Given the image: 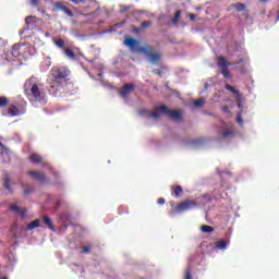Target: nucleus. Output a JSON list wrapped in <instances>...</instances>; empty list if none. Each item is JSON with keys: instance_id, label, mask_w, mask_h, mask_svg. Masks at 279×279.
Instances as JSON below:
<instances>
[{"instance_id": "nucleus-47", "label": "nucleus", "mask_w": 279, "mask_h": 279, "mask_svg": "<svg viewBox=\"0 0 279 279\" xmlns=\"http://www.w3.org/2000/svg\"><path fill=\"white\" fill-rule=\"evenodd\" d=\"M191 21H195V14H190Z\"/></svg>"}, {"instance_id": "nucleus-24", "label": "nucleus", "mask_w": 279, "mask_h": 279, "mask_svg": "<svg viewBox=\"0 0 279 279\" xmlns=\"http://www.w3.org/2000/svg\"><path fill=\"white\" fill-rule=\"evenodd\" d=\"M201 230H202V232L210 233V232H214L215 228H213L210 226H207V225H204V226L201 227Z\"/></svg>"}, {"instance_id": "nucleus-48", "label": "nucleus", "mask_w": 279, "mask_h": 279, "mask_svg": "<svg viewBox=\"0 0 279 279\" xmlns=\"http://www.w3.org/2000/svg\"><path fill=\"white\" fill-rule=\"evenodd\" d=\"M45 36H46V38H50V37H51V34L45 33Z\"/></svg>"}, {"instance_id": "nucleus-54", "label": "nucleus", "mask_w": 279, "mask_h": 279, "mask_svg": "<svg viewBox=\"0 0 279 279\" xmlns=\"http://www.w3.org/2000/svg\"><path fill=\"white\" fill-rule=\"evenodd\" d=\"M99 69H104V65L100 64V65H99Z\"/></svg>"}, {"instance_id": "nucleus-6", "label": "nucleus", "mask_w": 279, "mask_h": 279, "mask_svg": "<svg viewBox=\"0 0 279 279\" xmlns=\"http://www.w3.org/2000/svg\"><path fill=\"white\" fill-rule=\"evenodd\" d=\"M197 206L195 201H184L177 206V213H186V210H193Z\"/></svg>"}, {"instance_id": "nucleus-43", "label": "nucleus", "mask_w": 279, "mask_h": 279, "mask_svg": "<svg viewBox=\"0 0 279 279\" xmlns=\"http://www.w3.org/2000/svg\"><path fill=\"white\" fill-rule=\"evenodd\" d=\"M72 3H84V0H71Z\"/></svg>"}, {"instance_id": "nucleus-20", "label": "nucleus", "mask_w": 279, "mask_h": 279, "mask_svg": "<svg viewBox=\"0 0 279 279\" xmlns=\"http://www.w3.org/2000/svg\"><path fill=\"white\" fill-rule=\"evenodd\" d=\"M53 43L56 45V47H58L59 49H62L64 51V40L63 39H53Z\"/></svg>"}, {"instance_id": "nucleus-49", "label": "nucleus", "mask_w": 279, "mask_h": 279, "mask_svg": "<svg viewBox=\"0 0 279 279\" xmlns=\"http://www.w3.org/2000/svg\"><path fill=\"white\" fill-rule=\"evenodd\" d=\"M104 76V73L102 72H99L98 73V77L101 78Z\"/></svg>"}, {"instance_id": "nucleus-4", "label": "nucleus", "mask_w": 279, "mask_h": 279, "mask_svg": "<svg viewBox=\"0 0 279 279\" xmlns=\"http://www.w3.org/2000/svg\"><path fill=\"white\" fill-rule=\"evenodd\" d=\"M51 75L54 81L60 82L69 77V69L66 68H52Z\"/></svg>"}, {"instance_id": "nucleus-3", "label": "nucleus", "mask_w": 279, "mask_h": 279, "mask_svg": "<svg viewBox=\"0 0 279 279\" xmlns=\"http://www.w3.org/2000/svg\"><path fill=\"white\" fill-rule=\"evenodd\" d=\"M11 56L13 58H27V56H32V52H29V46L15 44L11 49Z\"/></svg>"}, {"instance_id": "nucleus-22", "label": "nucleus", "mask_w": 279, "mask_h": 279, "mask_svg": "<svg viewBox=\"0 0 279 279\" xmlns=\"http://www.w3.org/2000/svg\"><path fill=\"white\" fill-rule=\"evenodd\" d=\"M195 108H201V106H204L206 104V99L199 98L198 100L193 101Z\"/></svg>"}, {"instance_id": "nucleus-15", "label": "nucleus", "mask_w": 279, "mask_h": 279, "mask_svg": "<svg viewBox=\"0 0 279 279\" xmlns=\"http://www.w3.org/2000/svg\"><path fill=\"white\" fill-rule=\"evenodd\" d=\"M227 90H230L231 93H233V95H235L238 101H241V94L239 93V90H236L233 86L231 85H226Z\"/></svg>"}, {"instance_id": "nucleus-13", "label": "nucleus", "mask_w": 279, "mask_h": 279, "mask_svg": "<svg viewBox=\"0 0 279 279\" xmlns=\"http://www.w3.org/2000/svg\"><path fill=\"white\" fill-rule=\"evenodd\" d=\"M215 250H228V242L226 240H219L215 242Z\"/></svg>"}, {"instance_id": "nucleus-29", "label": "nucleus", "mask_w": 279, "mask_h": 279, "mask_svg": "<svg viewBox=\"0 0 279 279\" xmlns=\"http://www.w3.org/2000/svg\"><path fill=\"white\" fill-rule=\"evenodd\" d=\"M44 64L46 65L45 71L51 66V58L47 57L44 61Z\"/></svg>"}, {"instance_id": "nucleus-8", "label": "nucleus", "mask_w": 279, "mask_h": 279, "mask_svg": "<svg viewBox=\"0 0 279 279\" xmlns=\"http://www.w3.org/2000/svg\"><path fill=\"white\" fill-rule=\"evenodd\" d=\"M10 117H21V114H25V109L20 105H11L9 107Z\"/></svg>"}, {"instance_id": "nucleus-56", "label": "nucleus", "mask_w": 279, "mask_h": 279, "mask_svg": "<svg viewBox=\"0 0 279 279\" xmlns=\"http://www.w3.org/2000/svg\"><path fill=\"white\" fill-rule=\"evenodd\" d=\"M0 147H3V144H2V143H0Z\"/></svg>"}, {"instance_id": "nucleus-33", "label": "nucleus", "mask_w": 279, "mask_h": 279, "mask_svg": "<svg viewBox=\"0 0 279 279\" xmlns=\"http://www.w3.org/2000/svg\"><path fill=\"white\" fill-rule=\"evenodd\" d=\"M7 62H10V58H5L4 56H0V64H5Z\"/></svg>"}, {"instance_id": "nucleus-1", "label": "nucleus", "mask_w": 279, "mask_h": 279, "mask_svg": "<svg viewBox=\"0 0 279 279\" xmlns=\"http://www.w3.org/2000/svg\"><path fill=\"white\" fill-rule=\"evenodd\" d=\"M124 45L134 53H144L148 58L150 64L158 63L160 58H162L160 52H154L151 46L141 47V43L132 37L125 38Z\"/></svg>"}, {"instance_id": "nucleus-9", "label": "nucleus", "mask_w": 279, "mask_h": 279, "mask_svg": "<svg viewBox=\"0 0 279 279\" xmlns=\"http://www.w3.org/2000/svg\"><path fill=\"white\" fill-rule=\"evenodd\" d=\"M134 88H136V85H134V83L124 85L120 90L121 98L128 99V95H130L132 90H134Z\"/></svg>"}, {"instance_id": "nucleus-39", "label": "nucleus", "mask_w": 279, "mask_h": 279, "mask_svg": "<svg viewBox=\"0 0 279 279\" xmlns=\"http://www.w3.org/2000/svg\"><path fill=\"white\" fill-rule=\"evenodd\" d=\"M149 25H151V22H149V21H146V22H143L142 23V27H149Z\"/></svg>"}, {"instance_id": "nucleus-16", "label": "nucleus", "mask_w": 279, "mask_h": 279, "mask_svg": "<svg viewBox=\"0 0 279 279\" xmlns=\"http://www.w3.org/2000/svg\"><path fill=\"white\" fill-rule=\"evenodd\" d=\"M227 90H230L231 93H233V95H235L238 101H241V94L239 93V90H236L233 86L231 85H226Z\"/></svg>"}, {"instance_id": "nucleus-17", "label": "nucleus", "mask_w": 279, "mask_h": 279, "mask_svg": "<svg viewBox=\"0 0 279 279\" xmlns=\"http://www.w3.org/2000/svg\"><path fill=\"white\" fill-rule=\"evenodd\" d=\"M36 228H40V220L36 219L33 222L26 226V230H34Z\"/></svg>"}, {"instance_id": "nucleus-23", "label": "nucleus", "mask_w": 279, "mask_h": 279, "mask_svg": "<svg viewBox=\"0 0 279 279\" xmlns=\"http://www.w3.org/2000/svg\"><path fill=\"white\" fill-rule=\"evenodd\" d=\"M172 195H174V197H181L182 196V186H177L173 192Z\"/></svg>"}, {"instance_id": "nucleus-28", "label": "nucleus", "mask_w": 279, "mask_h": 279, "mask_svg": "<svg viewBox=\"0 0 279 279\" xmlns=\"http://www.w3.org/2000/svg\"><path fill=\"white\" fill-rule=\"evenodd\" d=\"M54 8H56V10H61V12H64V9H65L66 7H64V5L62 4V2H56V3H54Z\"/></svg>"}, {"instance_id": "nucleus-58", "label": "nucleus", "mask_w": 279, "mask_h": 279, "mask_svg": "<svg viewBox=\"0 0 279 279\" xmlns=\"http://www.w3.org/2000/svg\"><path fill=\"white\" fill-rule=\"evenodd\" d=\"M262 1H267V0H262Z\"/></svg>"}, {"instance_id": "nucleus-55", "label": "nucleus", "mask_w": 279, "mask_h": 279, "mask_svg": "<svg viewBox=\"0 0 279 279\" xmlns=\"http://www.w3.org/2000/svg\"><path fill=\"white\" fill-rule=\"evenodd\" d=\"M0 279H8V277H1Z\"/></svg>"}, {"instance_id": "nucleus-51", "label": "nucleus", "mask_w": 279, "mask_h": 279, "mask_svg": "<svg viewBox=\"0 0 279 279\" xmlns=\"http://www.w3.org/2000/svg\"><path fill=\"white\" fill-rule=\"evenodd\" d=\"M126 11H128V8L121 9V12H126Z\"/></svg>"}, {"instance_id": "nucleus-46", "label": "nucleus", "mask_w": 279, "mask_h": 279, "mask_svg": "<svg viewBox=\"0 0 279 279\" xmlns=\"http://www.w3.org/2000/svg\"><path fill=\"white\" fill-rule=\"evenodd\" d=\"M199 143H202V141H195V142H192V145H199Z\"/></svg>"}, {"instance_id": "nucleus-26", "label": "nucleus", "mask_w": 279, "mask_h": 279, "mask_svg": "<svg viewBox=\"0 0 279 279\" xmlns=\"http://www.w3.org/2000/svg\"><path fill=\"white\" fill-rule=\"evenodd\" d=\"M10 210H12V213L21 214V207H19L16 204H12L10 206Z\"/></svg>"}, {"instance_id": "nucleus-12", "label": "nucleus", "mask_w": 279, "mask_h": 279, "mask_svg": "<svg viewBox=\"0 0 279 279\" xmlns=\"http://www.w3.org/2000/svg\"><path fill=\"white\" fill-rule=\"evenodd\" d=\"M1 151L0 155L2 157V162H10V150L8 149V147H0Z\"/></svg>"}, {"instance_id": "nucleus-34", "label": "nucleus", "mask_w": 279, "mask_h": 279, "mask_svg": "<svg viewBox=\"0 0 279 279\" xmlns=\"http://www.w3.org/2000/svg\"><path fill=\"white\" fill-rule=\"evenodd\" d=\"M140 114L142 117H149V111H147V109H143V110L140 111Z\"/></svg>"}, {"instance_id": "nucleus-38", "label": "nucleus", "mask_w": 279, "mask_h": 279, "mask_svg": "<svg viewBox=\"0 0 279 279\" xmlns=\"http://www.w3.org/2000/svg\"><path fill=\"white\" fill-rule=\"evenodd\" d=\"M90 252V246H83V254H88Z\"/></svg>"}, {"instance_id": "nucleus-21", "label": "nucleus", "mask_w": 279, "mask_h": 279, "mask_svg": "<svg viewBox=\"0 0 279 279\" xmlns=\"http://www.w3.org/2000/svg\"><path fill=\"white\" fill-rule=\"evenodd\" d=\"M63 52L64 56H66V58H69L70 60H75V53H73V50L64 49Z\"/></svg>"}, {"instance_id": "nucleus-32", "label": "nucleus", "mask_w": 279, "mask_h": 279, "mask_svg": "<svg viewBox=\"0 0 279 279\" xmlns=\"http://www.w3.org/2000/svg\"><path fill=\"white\" fill-rule=\"evenodd\" d=\"M235 9L238 12H243V10H245V5L243 3H238L235 4Z\"/></svg>"}, {"instance_id": "nucleus-11", "label": "nucleus", "mask_w": 279, "mask_h": 279, "mask_svg": "<svg viewBox=\"0 0 279 279\" xmlns=\"http://www.w3.org/2000/svg\"><path fill=\"white\" fill-rule=\"evenodd\" d=\"M29 175L33 178V180H37V182H45V174L43 172L31 171Z\"/></svg>"}, {"instance_id": "nucleus-53", "label": "nucleus", "mask_w": 279, "mask_h": 279, "mask_svg": "<svg viewBox=\"0 0 279 279\" xmlns=\"http://www.w3.org/2000/svg\"><path fill=\"white\" fill-rule=\"evenodd\" d=\"M3 44V40L2 39H0V45H2Z\"/></svg>"}, {"instance_id": "nucleus-52", "label": "nucleus", "mask_w": 279, "mask_h": 279, "mask_svg": "<svg viewBox=\"0 0 279 279\" xmlns=\"http://www.w3.org/2000/svg\"><path fill=\"white\" fill-rule=\"evenodd\" d=\"M238 108H240V109H241V108H243V105H241V104H238Z\"/></svg>"}, {"instance_id": "nucleus-35", "label": "nucleus", "mask_w": 279, "mask_h": 279, "mask_svg": "<svg viewBox=\"0 0 279 279\" xmlns=\"http://www.w3.org/2000/svg\"><path fill=\"white\" fill-rule=\"evenodd\" d=\"M64 14H66L68 16H73V12L71 10H69L66 7L63 9Z\"/></svg>"}, {"instance_id": "nucleus-14", "label": "nucleus", "mask_w": 279, "mask_h": 279, "mask_svg": "<svg viewBox=\"0 0 279 279\" xmlns=\"http://www.w3.org/2000/svg\"><path fill=\"white\" fill-rule=\"evenodd\" d=\"M29 160L34 165H38V163L43 162V157H40V155H38V154H32L29 157Z\"/></svg>"}, {"instance_id": "nucleus-25", "label": "nucleus", "mask_w": 279, "mask_h": 279, "mask_svg": "<svg viewBox=\"0 0 279 279\" xmlns=\"http://www.w3.org/2000/svg\"><path fill=\"white\" fill-rule=\"evenodd\" d=\"M10 186H11L10 179L8 177H5L4 178V189H7V191L9 193H12V189Z\"/></svg>"}, {"instance_id": "nucleus-19", "label": "nucleus", "mask_w": 279, "mask_h": 279, "mask_svg": "<svg viewBox=\"0 0 279 279\" xmlns=\"http://www.w3.org/2000/svg\"><path fill=\"white\" fill-rule=\"evenodd\" d=\"M44 223L49 228V230H54L51 218H49L48 216H44Z\"/></svg>"}, {"instance_id": "nucleus-7", "label": "nucleus", "mask_w": 279, "mask_h": 279, "mask_svg": "<svg viewBox=\"0 0 279 279\" xmlns=\"http://www.w3.org/2000/svg\"><path fill=\"white\" fill-rule=\"evenodd\" d=\"M218 66L222 69L221 74L223 77H230V72L227 70L230 66V62L225 57H218Z\"/></svg>"}, {"instance_id": "nucleus-5", "label": "nucleus", "mask_w": 279, "mask_h": 279, "mask_svg": "<svg viewBox=\"0 0 279 279\" xmlns=\"http://www.w3.org/2000/svg\"><path fill=\"white\" fill-rule=\"evenodd\" d=\"M31 93L33 97H35V101H39V104H47V100L45 99V93L40 90V87H38L37 84H33Z\"/></svg>"}, {"instance_id": "nucleus-50", "label": "nucleus", "mask_w": 279, "mask_h": 279, "mask_svg": "<svg viewBox=\"0 0 279 279\" xmlns=\"http://www.w3.org/2000/svg\"><path fill=\"white\" fill-rule=\"evenodd\" d=\"M29 84H32V81L26 82V84H25L26 88H27V86H29Z\"/></svg>"}, {"instance_id": "nucleus-45", "label": "nucleus", "mask_w": 279, "mask_h": 279, "mask_svg": "<svg viewBox=\"0 0 279 279\" xmlns=\"http://www.w3.org/2000/svg\"><path fill=\"white\" fill-rule=\"evenodd\" d=\"M157 203L161 205L165 204V198H159Z\"/></svg>"}, {"instance_id": "nucleus-36", "label": "nucleus", "mask_w": 279, "mask_h": 279, "mask_svg": "<svg viewBox=\"0 0 279 279\" xmlns=\"http://www.w3.org/2000/svg\"><path fill=\"white\" fill-rule=\"evenodd\" d=\"M180 16H181V12L178 11V12L175 13L174 17H173V22H174V23H178V21L180 20Z\"/></svg>"}, {"instance_id": "nucleus-41", "label": "nucleus", "mask_w": 279, "mask_h": 279, "mask_svg": "<svg viewBox=\"0 0 279 279\" xmlns=\"http://www.w3.org/2000/svg\"><path fill=\"white\" fill-rule=\"evenodd\" d=\"M38 1H40V0H32L31 5H34V7L38 5Z\"/></svg>"}, {"instance_id": "nucleus-2", "label": "nucleus", "mask_w": 279, "mask_h": 279, "mask_svg": "<svg viewBox=\"0 0 279 279\" xmlns=\"http://www.w3.org/2000/svg\"><path fill=\"white\" fill-rule=\"evenodd\" d=\"M163 114H167L168 117H170V119H173L174 121H181V119H182V112H180V111H171L165 105L158 106L154 110V112L150 113V117L153 119H160V117H163Z\"/></svg>"}, {"instance_id": "nucleus-37", "label": "nucleus", "mask_w": 279, "mask_h": 279, "mask_svg": "<svg viewBox=\"0 0 279 279\" xmlns=\"http://www.w3.org/2000/svg\"><path fill=\"white\" fill-rule=\"evenodd\" d=\"M236 121L239 125H243V118L241 117V113H238Z\"/></svg>"}, {"instance_id": "nucleus-40", "label": "nucleus", "mask_w": 279, "mask_h": 279, "mask_svg": "<svg viewBox=\"0 0 279 279\" xmlns=\"http://www.w3.org/2000/svg\"><path fill=\"white\" fill-rule=\"evenodd\" d=\"M222 112H230V107L229 106L222 107Z\"/></svg>"}, {"instance_id": "nucleus-18", "label": "nucleus", "mask_w": 279, "mask_h": 279, "mask_svg": "<svg viewBox=\"0 0 279 279\" xmlns=\"http://www.w3.org/2000/svg\"><path fill=\"white\" fill-rule=\"evenodd\" d=\"M25 23H26V25H36V23H38V17H36V16H27L26 19H25Z\"/></svg>"}, {"instance_id": "nucleus-27", "label": "nucleus", "mask_w": 279, "mask_h": 279, "mask_svg": "<svg viewBox=\"0 0 279 279\" xmlns=\"http://www.w3.org/2000/svg\"><path fill=\"white\" fill-rule=\"evenodd\" d=\"M222 138H230V136H234V132L232 131H225L221 133Z\"/></svg>"}, {"instance_id": "nucleus-44", "label": "nucleus", "mask_w": 279, "mask_h": 279, "mask_svg": "<svg viewBox=\"0 0 279 279\" xmlns=\"http://www.w3.org/2000/svg\"><path fill=\"white\" fill-rule=\"evenodd\" d=\"M217 97H221V93L217 94V95L214 97L213 101H217Z\"/></svg>"}, {"instance_id": "nucleus-57", "label": "nucleus", "mask_w": 279, "mask_h": 279, "mask_svg": "<svg viewBox=\"0 0 279 279\" xmlns=\"http://www.w3.org/2000/svg\"><path fill=\"white\" fill-rule=\"evenodd\" d=\"M241 72H242V73H245V70H242Z\"/></svg>"}, {"instance_id": "nucleus-31", "label": "nucleus", "mask_w": 279, "mask_h": 279, "mask_svg": "<svg viewBox=\"0 0 279 279\" xmlns=\"http://www.w3.org/2000/svg\"><path fill=\"white\" fill-rule=\"evenodd\" d=\"M184 279H193V275L191 274V268L185 270Z\"/></svg>"}, {"instance_id": "nucleus-42", "label": "nucleus", "mask_w": 279, "mask_h": 279, "mask_svg": "<svg viewBox=\"0 0 279 279\" xmlns=\"http://www.w3.org/2000/svg\"><path fill=\"white\" fill-rule=\"evenodd\" d=\"M236 64H243L244 66H247V62L243 60H240Z\"/></svg>"}, {"instance_id": "nucleus-10", "label": "nucleus", "mask_w": 279, "mask_h": 279, "mask_svg": "<svg viewBox=\"0 0 279 279\" xmlns=\"http://www.w3.org/2000/svg\"><path fill=\"white\" fill-rule=\"evenodd\" d=\"M48 90L50 95H58V92L60 90V81L54 80L52 83H50Z\"/></svg>"}, {"instance_id": "nucleus-30", "label": "nucleus", "mask_w": 279, "mask_h": 279, "mask_svg": "<svg viewBox=\"0 0 279 279\" xmlns=\"http://www.w3.org/2000/svg\"><path fill=\"white\" fill-rule=\"evenodd\" d=\"M8 105V98L0 97V108H3Z\"/></svg>"}]
</instances>
